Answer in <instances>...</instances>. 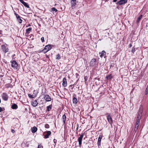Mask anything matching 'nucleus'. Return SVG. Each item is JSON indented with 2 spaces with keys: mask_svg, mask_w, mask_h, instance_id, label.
<instances>
[{
  "mask_svg": "<svg viewBox=\"0 0 148 148\" xmlns=\"http://www.w3.org/2000/svg\"><path fill=\"white\" fill-rule=\"evenodd\" d=\"M143 107L142 106H140L138 114L137 117V119H141L143 112Z\"/></svg>",
  "mask_w": 148,
  "mask_h": 148,
  "instance_id": "obj_1",
  "label": "nucleus"
},
{
  "mask_svg": "<svg viewBox=\"0 0 148 148\" xmlns=\"http://www.w3.org/2000/svg\"><path fill=\"white\" fill-rule=\"evenodd\" d=\"M51 46L50 45H47L45 46L43 50L45 52V53H46L50 50L51 49Z\"/></svg>",
  "mask_w": 148,
  "mask_h": 148,
  "instance_id": "obj_2",
  "label": "nucleus"
},
{
  "mask_svg": "<svg viewBox=\"0 0 148 148\" xmlns=\"http://www.w3.org/2000/svg\"><path fill=\"white\" fill-rule=\"evenodd\" d=\"M11 66L14 68H15L16 69H18V67L17 62L15 60H14L12 62L11 64Z\"/></svg>",
  "mask_w": 148,
  "mask_h": 148,
  "instance_id": "obj_3",
  "label": "nucleus"
},
{
  "mask_svg": "<svg viewBox=\"0 0 148 148\" xmlns=\"http://www.w3.org/2000/svg\"><path fill=\"white\" fill-rule=\"evenodd\" d=\"M140 119H137V121L136 123V124L135 126V128L134 131L136 132L138 129L139 126V124L140 123Z\"/></svg>",
  "mask_w": 148,
  "mask_h": 148,
  "instance_id": "obj_4",
  "label": "nucleus"
},
{
  "mask_svg": "<svg viewBox=\"0 0 148 148\" xmlns=\"http://www.w3.org/2000/svg\"><path fill=\"white\" fill-rule=\"evenodd\" d=\"M107 119L109 123L110 124H112L113 122V121L111 116L108 114H107Z\"/></svg>",
  "mask_w": 148,
  "mask_h": 148,
  "instance_id": "obj_5",
  "label": "nucleus"
},
{
  "mask_svg": "<svg viewBox=\"0 0 148 148\" xmlns=\"http://www.w3.org/2000/svg\"><path fill=\"white\" fill-rule=\"evenodd\" d=\"M83 135L82 134L80 135V137L78 138V140L79 142V147H81V146L82 139L83 138Z\"/></svg>",
  "mask_w": 148,
  "mask_h": 148,
  "instance_id": "obj_6",
  "label": "nucleus"
},
{
  "mask_svg": "<svg viewBox=\"0 0 148 148\" xmlns=\"http://www.w3.org/2000/svg\"><path fill=\"white\" fill-rule=\"evenodd\" d=\"M127 2V0H120L118 2L117 4L119 5L125 3Z\"/></svg>",
  "mask_w": 148,
  "mask_h": 148,
  "instance_id": "obj_7",
  "label": "nucleus"
},
{
  "mask_svg": "<svg viewBox=\"0 0 148 148\" xmlns=\"http://www.w3.org/2000/svg\"><path fill=\"white\" fill-rule=\"evenodd\" d=\"M2 98L4 101H6L8 100V96L6 93H3L2 95Z\"/></svg>",
  "mask_w": 148,
  "mask_h": 148,
  "instance_id": "obj_8",
  "label": "nucleus"
},
{
  "mask_svg": "<svg viewBox=\"0 0 148 148\" xmlns=\"http://www.w3.org/2000/svg\"><path fill=\"white\" fill-rule=\"evenodd\" d=\"M2 50L5 53H6L8 51L9 49L8 48L6 47L4 45H3L1 46Z\"/></svg>",
  "mask_w": 148,
  "mask_h": 148,
  "instance_id": "obj_9",
  "label": "nucleus"
},
{
  "mask_svg": "<svg viewBox=\"0 0 148 148\" xmlns=\"http://www.w3.org/2000/svg\"><path fill=\"white\" fill-rule=\"evenodd\" d=\"M44 133L45 134L44 137L47 138L49 137V136L51 135V133L50 131H48L47 132H45Z\"/></svg>",
  "mask_w": 148,
  "mask_h": 148,
  "instance_id": "obj_10",
  "label": "nucleus"
},
{
  "mask_svg": "<svg viewBox=\"0 0 148 148\" xmlns=\"http://www.w3.org/2000/svg\"><path fill=\"white\" fill-rule=\"evenodd\" d=\"M44 99L47 101H50L51 100V97L48 95H45Z\"/></svg>",
  "mask_w": 148,
  "mask_h": 148,
  "instance_id": "obj_11",
  "label": "nucleus"
},
{
  "mask_svg": "<svg viewBox=\"0 0 148 148\" xmlns=\"http://www.w3.org/2000/svg\"><path fill=\"white\" fill-rule=\"evenodd\" d=\"M62 85L64 87H66L67 85V82L66 81V79L65 78H64L62 81Z\"/></svg>",
  "mask_w": 148,
  "mask_h": 148,
  "instance_id": "obj_12",
  "label": "nucleus"
},
{
  "mask_svg": "<svg viewBox=\"0 0 148 148\" xmlns=\"http://www.w3.org/2000/svg\"><path fill=\"white\" fill-rule=\"evenodd\" d=\"M96 60L95 59H93L90 62V64L91 66H93L96 64Z\"/></svg>",
  "mask_w": 148,
  "mask_h": 148,
  "instance_id": "obj_13",
  "label": "nucleus"
},
{
  "mask_svg": "<svg viewBox=\"0 0 148 148\" xmlns=\"http://www.w3.org/2000/svg\"><path fill=\"white\" fill-rule=\"evenodd\" d=\"M71 3L72 5V6H74L76 3V0H71Z\"/></svg>",
  "mask_w": 148,
  "mask_h": 148,
  "instance_id": "obj_14",
  "label": "nucleus"
},
{
  "mask_svg": "<svg viewBox=\"0 0 148 148\" xmlns=\"http://www.w3.org/2000/svg\"><path fill=\"white\" fill-rule=\"evenodd\" d=\"M11 108L13 109H16L18 108V106L17 105L14 103L12 105Z\"/></svg>",
  "mask_w": 148,
  "mask_h": 148,
  "instance_id": "obj_15",
  "label": "nucleus"
},
{
  "mask_svg": "<svg viewBox=\"0 0 148 148\" xmlns=\"http://www.w3.org/2000/svg\"><path fill=\"white\" fill-rule=\"evenodd\" d=\"M37 130V128L36 127H34L32 128V133H34L36 132Z\"/></svg>",
  "mask_w": 148,
  "mask_h": 148,
  "instance_id": "obj_16",
  "label": "nucleus"
},
{
  "mask_svg": "<svg viewBox=\"0 0 148 148\" xmlns=\"http://www.w3.org/2000/svg\"><path fill=\"white\" fill-rule=\"evenodd\" d=\"M38 93V92L37 90H34L33 92V93L32 94L33 96H34L35 97H36Z\"/></svg>",
  "mask_w": 148,
  "mask_h": 148,
  "instance_id": "obj_17",
  "label": "nucleus"
},
{
  "mask_svg": "<svg viewBox=\"0 0 148 148\" xmlns=\"http://www.w3.org/2000/svg\"><path fill=\"white\" fill-rule=\"evenodd\" d=\"M101 138V136H99L98 138V145H100Z\"/></svg>",
  "mask_w": 148,
  "mask_h": 148,
  "instance_id": "obj_18",
  "label": "nucleus"
},
{
  "mask_svg": "<svg viewBox=\"0 0 148 148\" xmlns=\"http://www.w3.org/2000/svg\"><path fill=\"white\" fill-rule=\"evenodd\" d=\"M100 53L101 55L100 56L102 58L103 56L106 55V53L104 51H103Z\"/></svg>",
  "mask_w": 148,
  "mask_h": 148,
  "instance_id": "obj_19",
  "label": "nucleus"
},
{
  "mask_svg": "<svg viewBox=\"0 0 148 148\" xmlns=\"http://www.w3.org/2000/svg\"><path fill=\"white\" fill-rule=\"evenodd\" d=\"M142 15H141L138 18H137V20L136 21V23H138L140 21V19L142 18Z\"/></svg>",
  "mask_w": 148,
  "mask_h": 148,
  "instance_id": "obj_20",
  "label": "nucleus"
},
{
  "mask_svg": "<svg viewBox=\"0 0 148 148\" xmlns=\"http://www.w3.org/2000/svg\"><path fill=\"white\" fill-rule=\"evenodd\" d=\"M66 117L65 115H64L63 116L62 119L63 122L64 123H65V122L66 120Z\"/></svg>",
  "mask_w": 148,
  "mask_h": 148,
  "instance_id": "obj_21",
  "label": "nucleus"
},
{
  "mask_svg": "<svg viewBox=\"0 0 148 148\" xmlns=\"http://www.w3.org/2000/svg\"><path fill=\"white\" fill-rule=\"evenodd\" d=\"M22 4L26 7L28 8H29V5L27 4L24 1V2H23Z\"/></svg>",
  "mask_w": 148,
  "mask_h": 148,
  "instance_id": "obj_22",
  "label": "nucleus"
},
{
  "mask_svg": "<svg viewBox=\"0 0 148 148\" xmlns=\"http://www.w3.org/2000/svg\"><path fill=\"white\" fill-rule=\"evenodd\" d=\"M52 106L50 105L47 107V110L48 111H49L51 109Z\"/></svg>",
  "mask_w": 148,
  "mask_h": 148,
  "instance_id": "obj_23",
  "label": "nucleus"
},
{
  "mask_svg": "<svg viewBox=\"0 0 148 148\" xmlns=\"http://www.w3.org/2000/svg\"><path fill=\"white\" fill-rule=\"evenodd\" d=\"M32 29V28H29L26 30V33H29V32Z\"/></svg>",
  "mask_w": 148,
  "mask_h": 148,
  "instance_id": "obj_24",
  "label": "nucleus"
},
{
  "mask_svg": "<svg viewBox=\"0 0 148 148\" xmlns=\"http://www.w3.org/2000/svg\"><path fill=\"white\" fill-rule=\"evenodd\" d=\"M61 58L60 55L59 54H58L56 56V59L57 60H60Z\"/></svg>",
  "mask_w": 148,
  "mask_h": 148,
  "instance_id": "obj_25",
  "label": "nucleus"
},
{
  "mask_svg": "<svg viewBox=\"0 0 148 148\" xmlns=\"http://www.w3.org/2000/svg\"><path fill=\"white\" fill-rule=\"evenodd\" d=\"M31 104L34 107L36 106L38 104L37 102H31Z\"/></svg>",
  "mask_w": 148,
  "mask_h": 148,
  "instance_id": "obj_26",
  "label": "nucleus"
},
{
  "mask_svg": "<svg viewBox=\"0 0 148 148\" xmlns=\"http://www.w3.org/2000/svg\"><path fill=\"white\" fill-rule=\"evenodd\" d=\"M106 78L107 79H110L112 78V76L111 75H109L106 77Z\"/></svg>",
  "mask_w": 148,
  "mask_h": 148,
  "instance_id": "obj_27",
  "label": "nucleus"
},
{
  "mask_svg": "<svg viewBox=\"0 0 148 148\" xmlns=\"http://www.w3.org/2000/svg\"><path fill=\"white\" fill-rule=\"evenodd\" d=\"M18 21L20 23H22V20L21 19L20 17L17 19Z\"/></svg>",
  "mask_w": 148,
  "mask_h": 148,
  "instance_id": "obj_28",
  "label": "nucleus"
},
{
  "mask_svg": "<svg viewBox=\"0 0 148 148\" xmlns=\"http://www.w3.org/2000/svg\"><path fill=\"white\" fill-rule=\"evenodd\" d=\"M28 96L30 98H33L35 97L34 96H33V95L32 94L31 95L30 94H28Z\"/></svg>",
  "mask_w": 148,
  "mask_h": 148,
  "instance_id": "obj_29",
  "label": "nucleus"
},
{
  "mask_svg": "<svg viewBox=\"0 0 148 148\" xmlns=\"http://www.w3.org/2000/svg\"><path fill=\"white\" fill-rule=\"evenodd\" d=\"M73 102H77V99L75 97H74L73 99Z\"/></svg>",
  "mask_w": 148,
  "mask_h": 148,
  "instance_id": "obj_30",
  "label": "nucleus"
},
{
  "mask_svg": "<svg viewBox=\"0 0 148 148\" xmlns=\"http://www.w3.org/2000/svg\"><path fill=\"white\" fill-rule=\"evenodd\" d=\"M53 11H55V12H56L58 10L55 8H53L51 9Z\"/></svg>",
  "mask_w": 148,
  "mask_h": 148,
  "instance_id": "obj_31",
  "label": "nucleus"
},
{
  "mask_svg": "<svg viewBox=\"0 0 148 148\" xmlns=\"http://www.w3.org/2000/svg\"><path fill=\"white\" fill-rule=\"evenodd\" d=\"M14 14L15 15L16 17V18L17 19L20 17V16H19V15L17 14H16V12L14 13Z\"/></svg>",
  "mask_w": 148,
  "mask_h": 148,
  "instance_id": "obj_32",
  "label": "nucleus"
},
{
  "mask_svg": "<svg viewBox=\"0 0 148 148\" xmlns=\"http://www.w3.org/2000/svg\"><path fill=\"white\" fill-rule=\"evenodd\" d=\"M146 95L148 93V85L147 86V88L145 90Z\"/></svg>",
  "mask_w": 148,
  "mask_h": 148,
  "instance_id": "obj_33",
  "label": "nucleus"
},
{
  "mask_svg": "<svg viewBox=\"0 0 148 148\" xmlns=\"http://www.w3.org/2000/svg\"><path fill=\"white\" fill-rule=\"evenodd\" d=\"M135 48L134 47H133L132 50V52L133 53H134V52L135 51Z\"/></svg>",
  "mask_w": 148,
  "mask_h": 148,
  "instance_id": "obj_34",
  "label": "nucleus"
},
{
  "mask_svg": "<svg viewBox=\"0 0 148 148\" xmlns=\"http://www.w3.org/2000/svg\"><path fill=\"white\" fill-rule=\"evenodd\" d=\"M41 40L42 41V42H43L44 41V37H41Z\"/></svg>",
  "mask_w": 148,
  "mask_h": 148,
  "instance_id": "obj_35",
  "label": "nucleus"
},
{
  "mask_svg": "<svg viewBox=\"0 0 148 148\" xmlns=\"http://www.w3.org/2000/svg\"><path fill=\"white\" fill-rule=\"evenodd\" d=\"M42 146L41 144H40L38 145V148H42Z\"/></svg>",
  "mask_w": 148,
  "mask_h": 148,
  "instance_id": "obj_36",
  "label": "nucleus"
},
{
  "mask_svg": "<svg viewBox=\"0 0 148 148\" xmlns=\"http://www.w3.org/2000/svg\"><path fill=\"white\" fill-rule=\"evenodd\" d=\"M45 128H49V126L48 124H46L45 125Z\"/></svg>",
  "mask_w": 148,
  "mask_h": 148,
  "instance_id": "obj_37",
  "label": "nucleus"
},
{
  "mask_svg": "<svg viewBox=\"0 0 148 148\" xmlns=\"http://www.w3.org/2000/svg\"><path fill=\"white\" fill-rule=\"evenodd\" d=\"M11 132L12 133H14L15 132V131L14 130L12 129V130H11Z\"/></svg>",
  "mask_w": 148,
  "mask_h": 148,
  "instance_id": "obj_38",
  "label": "nucleus"
},
{
  "mask_svg": "<svg viewBox=\"0 0 148 148\" xmlns=\"http://www.w3.org/2000/svg\"><path fill=\"white\" fill-rule=\"evenodd\" d=\"M3 110L2 108L1 107H0V112L1 111H3Z\"/></svg>",
  "mask_w": 148,
  "mask_h": 148,
  "instance_id": "obj_39",
  "label": "nucleus"
},
{
  "mask_svg": "<svg viewBox=\"0 0 148 148\" xmlns=\"http://www.w3.org/2000/svg\"><path fill=\"white\" fill-rule=\"evenodd\" d=\"M19 1L22 3L24 1H23V0H19Z\"/></svg>",
  "mask_w": 148,
  "mask_h": 148,
  "instance_id": "obj_40",
  "label": "nucleus"
},
{
  "mask_svg": "<svg viewBox=\"0 0 148 148\" xmlns=\"http://www.w3.org/2000/svg\"><path fill=\"white\" fill-rule=\"evenodd\" d=\"M132 45L131 44H130V45H129V47H132Z\"/></svg>",
  "mask_w": 148,
  "mask_h": 148,
  "instance_id": "obj_41",
  "label": "nucleus"
},
{
  "mask_svg": "<svg viewBox=\"0 0 148 148\" xmlns=\"http://www.w3.org/2000/svg\"><path fill=\"white\" fill-rule=\"evenodd\" d=\"M31 25L30 24H29L27 26H26V27H28L29 26H30Z\"/></svg>",
  "mask_w": 148,
  "mask_h": 148,
  "instance_id": "obj_42",
  "label": "nucleus"
},
{
  "mask_svg": "<svg viewBox=\"0 0 148 148\" xmlns=\"http://www.w3.org/2000/svg\"><path fill=\"white\" fill-rule=\"evenodd\" d=\"M116 1H117V0H113V2H116Z\"/></svg>",
  "mask_w": 148,
  "mask_h": 148,
  "instance_id": "obj_43",
  "label": "nucleus"
},
{
  "mask_svg": "<svg viewBox=\"0 0 148 148\" xmlns=\"http://www.w3.org/2000/svg\"><path fill=\"white\" fill-rule=\"evenodd\" d=\"M86 77H85V78H84V79H85V80H86Z\"/></svg>",
  "mask_w": 148,
  "mask_h": 148,
  "instance_id": "obj_44",
  "label": "nucleus"
},
{
  "mask_svg": "<svg viewBox=\"0 0 148 148\" xmlns=\"http://www.w3.org/2000/svg\"><path fill=\"white\" fill-rule=\"evenodd\" d=\"M15 56V54H14V55H13V56Z\"/></svg>",
  "mask_w": 148,
  "mask_h": 148,
  "instance_id": "obj_45",
  "label": "nucleus"
},
{
  "mask_svg": "<svg viewBox=\"0 0 148 148\" xmlns=\"http://www.w3.org/2000/svg\"><path fill=\"white\" fill-rule=\"evenodd\" d=\"M75 104H76V103H77V102H75Z\"/></svg>",
  "mask_w": 148,
  "mask_h": 148,
  "instance_id": "obj_46",
  "label": "nucleus"
},
{
  "mask_svg": "<svg viewBox=\"0 0 148 148\" xmlns=\"http://www.w3.org/2000/svg\"><path fill=\"white\" fill-rule=\"evenodd\" d=\"M101 89V88H99V90Z\"/></svg>",
  "mask_w": 148,
  "mask_h": 148,
  "instance_id": "obj_47",
  "label": "nucleus"
},
{
  "mask_svg": "<svg viewBox=\"0 0 148 148\" xmlns=\"http://www.w3.org/2000/svg\"><path fill=\"white\" fill-rule=\"evenodd\" d=\"M1 99H0V102H1Z\"/></svg>",
  "mask_w": 148,
  "mask_h": 148,
  "instance_id": "obj_48",
  "label": "nucleus"
}]
</instances>
